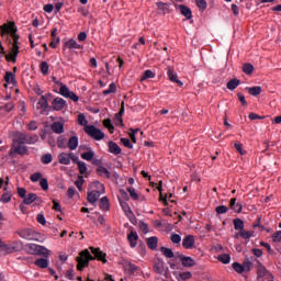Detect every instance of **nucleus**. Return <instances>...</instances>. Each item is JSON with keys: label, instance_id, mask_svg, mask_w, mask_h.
I'll list each match as a JSON object with an SVG mask.
<instances>
[{"label": "nucleus", "instance_id": "nucleus-31", "mask_svg": "<svg viewBox=\"0 0 281 281\" xmlns=\"http://www.w3.org/2000/svg\"><path fill=\"white\" fill-rule=\"evenodd\" d=\"M239 85L240 79L234 78L227 82L226 88L229 89V91H234L235 89H238Z\"/></svg>", "mask_w": 281, "mask_h": 281}, {"label": "nucleus", "instance_id": "nucleus-55", "mask_svg": "<svg viewBox=\"0 0 281 281\" xmlns=\"http://www.w3.org/2000/svg\"><path fill=\"white\" fill-rule=\"evenodd\" d=\"M78 124H80V126H87V124H89L87 117H85V114L78 115Z\"/></svg>", "mask_w": 281, "mask_h": 281}, {"label": "nucleus", "instance_id": "nucleus-45", "mask_svg": "<svg viewBox=\"0 0 281 281\" xmlns=\"http://www.w3.org/2000/svg\"><path fill=\"white\" fill-rule=\"evenodd\" d=\"M148 78H155V74L150 69H147L144 71V74L140 78V82H144V80H148Z\"/></svg>", "mask_w": 281, "mask_h": 281}, {"label": "nucleus", "instance_id": "nucleus-53", "mask_svg": "<svg viewBox=\"0 0 281 281\" xmlns=\"http://www.w3.org/2000/svg\"><path fill=\"white\" fill-rule=\"evenodd\" d=\"M216 214H227L229 212V209L225 205L216 206L215 209Z\"/></svg>", "mask_w": 281, "mask_h": 281}, {"label": "nucleus", "instance_id": "nucleus-12", "mask_svg": "<svg viewBox=\"0 0 281 281\" xmlns=\"http://www.w3.org/2000/svg\"><path fill=\"white\" fill-rule=\"evenodd\" d=\"M196 244V240L194 239L193 235H187L182 239V247L184 249H194V245Z\"/></svg>", "mask_w": 281, "mask_h": 281}, {"label": "nucleus", "instance_id": "nucleus-3", "mask_svg": "<svg viewBox=\"0 0 281 281\" xmlns=\"http://www.w3.org/2000/svg\"><path fill=\"white\" fill-rule=\"evenodd\" d=\"M92 260H95V257L91 255L89 249L81 250L79 255L76 257L77 271H85V269L89 267V262H91Z\"/></svg>", "mask_w": 281, "mask_h": 281}, {"label": "nucleus", "instance_id": "nucleus-50", "mask_svg": "<svg viewBox=\"0 0 281 281\" xmlns=\"http://www.w3.org/2000/svg\"><path fill=\"white\" fill-rule=\"evenodd\" d=\"M170 240L171 243H173V245H179L181 243V235L172 233L170 236Z\"/></svg>", "mask_w": 281, "mask_h": 281}, {"label": "nucleus", "instance_id": "nucleus-36", "mask_svg": "<svg viewBox=\"0 0 281 281\" xmlns=\"http://www.w3.org/2000/svg\"><path fill=\"white\" fill-rule=\"evenodd\" d=\"M93 157H95V153L91 149L81 154V159H85V161H93Z\"/></svg>", "mask_w": 281, "mask_h": 281}, {"label": "nucleus", "instance_id": "nucleus-41", "mask_svg": "<svg viewBox=\"0 0 281 281\" xmlns=\"http://www.w3.org/2000/svg\"><path fill=\"white\" fill-rule=\"evenodd\" d=\"M243 71L244 74H246L247 76H251V74H254V65L246 63L243 66Z\"/></svg>", "mask_w": 281, "mask_h": 281}, {"label": "nucleus", "instance_id": "nucleus-2", "mask_svg": "<svg viewBox=\"0 0 281 281\" xmlns=\"http://www.w3.org/2000/svg\"><path fill=\"white\" fill-rule=\"evenodd\" d=\"M16 32H19V29L16 27V24L14 22H8L4 23L0 26V34L1 36H11V38H13V45H12V49H11V54H7L5 56V60L8 63H16V58L19 56V34H16Z\"/></svg>", "mask_w": 281, "mask_h": 281}, {"label": "nucleus", "instance_id": "nucleus-6", "mask_svg": "<svg viewBox=\"0 0 281 281\" xmlns=\"http://www.w3.org/2000/svg\"><path fill=\"white\" fill-rule=\"evenodd\" d=\"M97 186H98L99 190H101V192L98 190H93V191L89 192L88 196H87V201L90 202L92 205L94 203H98V199H100L101 194H104V184L101 182H97Z\"/></svg>", "mask_w": 281, "mask_h": 281}, {"label": "nucleus", "instance_id": "nucleus-43", "mask_svg": "<svg viewBox=\"0 0 281 281\" xmlns=\"http://www.w3.org/2000/svg\"><path fill=\"white\" fill-rule=\"evenodd\" d=\"M40 69L43 76H47L49 74V64H47V61H42L40 65Z\"/></svg>", "mask_w": 281, "mask_h": 281}, {"label": "nucleus", "instance_id": "nucleus-29", "mask_svg": "<svg viewBox=\"0 0 281 281\" xmlns=\"http://www.w3.org/2000/svg\"><path fill=\"white\" fill-rule=\"evenodd\" d=\"M158 243H159V238L155 236L147 238V247L151 249V251H155V249H157Z\"/></svg>", "mask_w": 281, "mask_h": 281}, {"label": "nucleus", "instance_id": "nucleus-37", "mask_svg": "<svg viewBox=\"0 0 281 281\" xmlns=\"http://www.w3.org/2000/svg\"><path fill=\"white\" fill-rule=\"evenodd\" d=\"M257 276L260 279V278H267V276H270V273L267 270V268H265V266H259L257 269Z\"/></svg>", "mask_w": 281, "mask_h": 281}, {"label": "nucleus", "instance_id": "nucleus-27", "mask_svg": "<svg viewBox=\"0 0 281 281\" xmlns=\"http://www.w3.org/2000/svg\"><path fill=\"white\" fill-rule=\"evenodd\" d=\"M58 161L63 166H69L71 164V160L69 159V154L63 151L58 155Z\"/></svg>", "mask_w": 281, "mask_h": 281}, {"label": "nucleus", "instance_id": "nucleus-9", "mask_svg": "<svg viewBox=\"0 0 281 281\" xmlns=\"http://www.w3.org/2000/svg\"><path fill=\"white\" fill-rule=\"evenodd\" d=\"M52 109L53 111H63V109H67V101L60 97H56L52 101Z\"/></svg>", "mask_w": 281, "mask_h": 281}, {"label": "nucleus", "instance_id": "nucleus-46", "mask_svg": "<svg viewBox=\"0 0 281 281\" xmlns=\"http://www.w3.org/2000/svg\"><path fill=\"white\" fill-rule=\"evenodd\" d=\"M77 166H78V170H79L80 175L87 173V170H88L87 162L80 160V161H78Z\"/></svg>", "mask_w": 281, "mask_h": 281}, {"label": "nucleus", "instance_id": "nucleus-49", "mask_svg": "<svg viewBox=\"0 0 281 281\" xmlns=\"http://www.w3.org/2000/svg\"><path fill=\"white\" fill-rule=\"evenodd\" d=\"M53 159L54 157L52 156V154H45L42 156L41 161L42 164L47 165V164H52Z\"/></svg>", "mask_w": 281, "mask_h": 281}, {"label": "nucleus", "instance_id": "nucleus-33", "mask_svg": "<svg viewBox=\"0 0 281 281\" xmlns=\"http://www.w3.org/2000/svg\"><path fill=\"white\" fill-rule=\"evenodd\" d=\"M246 89L248 90L249 95H254L255 98L262 93V87L260 86H255Z\"/></svg>", "mask_w": 281, "mask_h": 281}, {"label": "nucleus", "instance_id": "nucleus-23", "mask_svg": "<svg viewBox=\"0 0 281 281\" xmlns=\"http://www.w3.org/2000/svg\"><path fill=\"white\" fill-rule=\"evenodd\" d=\"M229 207L231 210H234L236 214H240V212H243V204H240V202L236 203V198L231 199Z\"/></svg>", "mask_w": 281, "mask_h": 281}, {"label": "nucleus", "instance_id": "nucleus-4", "mask_svg": "<svg viewBox=\"0 0 281 281\" xmlns=\"http://www.w3.org/2000/svg\"><path fill=\"white\" fill-rule=\"evenodd\" d=\"M25 248L27 254H31V256H44V258H49V254H52V251L45 246L37 244H26Z\"/></svg>", "mask_w": 281, "mask_h": 281}, {"label": "nucleus", "instance_id": "nucleus-24", "mask_svg": "<svg viewBox=\"0 0 281 281\" xmlns=\"http://www.w3.org/2000/svg\"><path fill=\"white\" fill-rule=\"evenodd\" d=\"M4 81L7 85H13V87H16V76L14 72L7 71L4 75Z\"/></svg>", "mask_w": 281, "mask_h": 281}, {"label": "nucleus", "instance_id": "nucleus-8", "mask_svg": "<svg viewBox=\"0 0 281 281\" xmlns=\"http://www.w3.org/2000/svg\"><path fill=\"white\" fill-rule=\"evenodd\" d=\"M47 109H49V103L47 102V99L45 95H42L37 102L36 111L38 115H45L47 112Z\"/></svg>", "mask_w": 281, "mask_h": 281}, {"label": "nucleus", "instance_id": "nucleus-26", "mask_svg": "<svg viewBox=\"0 0 281 281\" xmlns=\"http://www.w3.org/2000/svg\"><path fill=\"white\" fill-rule=\"evenodd\" d=\"M65 47H67V49H82V45L78 44V42L74 38L68 40L65 43Z\"/></svg>", "mask_w": 281, "mask_h": 281}, {"label": "nucleus", "instance_id": "nucleus-59", "mask_svg": "<svg viewBox=\"0 0 281 281\" xmlns=\"http://www.w3.org/2000/svg\"><path fill=\"white\" fill-rule=\"evenodd\" d=\"M195 3L200 10H205L207 8V2L205 0H195Z\"/></svg>", "mask_w": 281, "mask_h": 281}, {"label": "nucleus", "instance_id": "nucleus-47", "mask_svg": "<svg viewBox=\"0 0 281 281\" xmlns=\"http://www.w3.org/2000/svg\"><path fill=\"white\" fill-rule=\"evenodd\" d=\"M57 148H67V138H65V136L57 138Z\"/></svg>", "mask_w": 281, "mask_h": 281}, {"label": "nucleus", "instance_id": "nucleus-14", "mask_svg": "<svg viewBox=\"0 0 281 281\" xmlns=\"http://www.w3.org/2000/svg\"><path fill=\"white\" fill-rule=\"evenodd\" d=\"M167 76L171 82H176V85L183 87V82L179 80L177 72H175L171 67H168Z\"/></svg>", "mask_w": 281, "mask_h": 281}, {"label": "nucleus", "instance_id": "nucleus-11", "mask_svg": "<svg viewBox=\"0 0 281 281\" xmlns=\"http://www.w3.org/2000/svg\"><path fill=\"white\" fill-rule=\"evenodd\" d=\"M91 254H93L94 260H100L103 265H106V254L102 252L100 248L90 247Z\"/></svg>", "mask_w": 281, "mask_h": 281}, {"label": "nucleus", "instance_id": "nucleus-60", "mask_svg": "<svg viewBox=\"0 0 281 281\" xmlns=\"http://www.w3.org/2000/svg\"><path fill=\"white\" fill-rule=\"evenodd\" d=\"M272 243H281V231H278L274 234H272Z\"/></svg>", "mask_w": 281, "mask_h": 281}, {"label": "nucleus", "instance_id": "nucleus-10", "mask_svg": "<svg viewBox=\"0 0 281 281\" xmlns=\"http://www.w3.org/2000/svg\"><path fill=\"white\" fill-rule=\"evenodd\" d=\"M123 269L128 276H133L134 273H137V271H139V266L131 262L130 260H124Z\"/></svg>", "mask_w": 281, "mask_h": 281}, {"label": "nucleus", "instance_id": "nucleus-34", "mask_svg": "<svg viewBox=\"0 0 281 281\" xmlns=\"http://www.w3.org/2000/svg\"><path fill=\"white\" fill-rule=\"evenodd\" d=\"M78 136H71L69 139H68V148L69 150H76V148H78Z\"/></svg>", "mask_w": 281, "mask_h": 281}, {"label": "nucleus", "instance_id": "nucleus-19", "mask_svg": "<svg viewBox=\"0 0 281 281\" xmlns=\"http://www.w3.org/2000/svg\"><path fill=\"white\" fill-rule=\"evenodd\" d=\"M127 240L130 243V247H132V249H135V247H137V240H139L137 232L131 231V233L127 235Z\"/></svg>", "mask_w": 281, "mask_h": 281}, {"label": "nucleus", "instance_id": "nucleus-22", "mask_svg": "<svg viewBox=\"0 0 281 281\" xmlns=\"http://www.w3.org/2000/svg\"><path fill=\"white\" fill-rule=\"evenodd\" d=\"M19 236L25 240H34V232L31 228L21 231Z\"/></svg>", "mask_w": 281, "mask_h": 281}, {"label": "nucleus", "instance_id": "nucleus-56", "mask_svg": "<svg viewBox=\"0 0 281 281\" xmlns=\"http://www.w3.org/2000/svg\"><path fill=\"white\" fill-rule=\"evenodd\" d=\"M179 278L180 280H190V278H192V272L187 271V272H180L179 273Z\"/></svg>", "mask_w": 281, "mask_h": 281}, {"label": "nucleus", "instance_id": "nucleus-39", "mask_svg": "<svg viewBox=\"0 0 281 281\" xmlns=\"http://www.w3.org/2000/svg\"><path fill=\"white\" fill-rule=\"evenodd\" d=\"M70 92L71 90H69V88L65 83H60V88H59L60 95H63L64 98H68Z\"/></svg>", "mask_w": 281, "mask_h": 281}, {"label": "nucleus", "instance_id": "nucleus-25", "mask_svg": "<svg viewBox=\"0 0 281 281\" xmlns=\"http://www.w3.org/2000/svg\"><path fill=\"white\" fill-rule=\"evenodd\" d=\"M178 8L182 16H186L188 20L192 19V10L190 8L186 7L184 4H180Z\"/></svg>", "mask_w": 281, "mask_h": 281}, {"label": "nucleus", "instance_id": "nucleus-1", "mask_svg": "<svg viewBox=\"0 0 281 281\" xmlns=\"http://www.w3.org/2000/svg\"><path fill=\"white\" fill-rule=\"evenodd\" d=\"M38 142V135L36 134H27L25 132H15L13 134V144L12 149L10 151L11 156L14 155H27V146L25 144L32 146Z\"/></svg>", "mask_w": 281, "mask_h": 281}, {"label": "nucleus", "instance_id": "nucleus-20", "mask_svg": "<svg viewBox=\"0 0 281 281\" xmlns=\"http://www.w3.org/2000/svg\"><path fill=\"white\" fill-rule=\"evenodd\" d=\"M97 175L98 177H102L103 179H111V171H109V169H106L102 165H99L97 167Z\"/></svg>", "mask_w": 281, "mask_h": 281}, {"label": "nucleus", "instance_id": "nucleus-15", "mask_svg": "<svg viewBox=\"0 0 281 281\" xmlns=\"http://www.w3.org/2000/svg\"><path fill=\"white\" fill-rule=\"evenodd\" d=\"M41 198L36 195V193H29L23 199L24 205H32V203L37 202L41 203Z\"/></svg>", "mask_w": 281, "mask_h": 281}, {"label": "nucleus", "instance_id": "nucleus-42", "mask_svg": "<svg viewBox=\"0 0 281 281\" xmlns=\"http://www.w3.org/2000/svg\"><path fill=\"white\" fill-rule=\"evenodd\" d=\"M117 86L114 82L110 83L109 89L103 90V95H110V93H116Z\"/></svg>", "mask_w": 281, "mask_h": 281}, {"label": "nucleus", "instance_id": "nucleus-13", "mask_svg": "<svg viewBox=\"0 0 281 281\" xmlns=\"http://www.w3.org/2000/svg\"><path fill=\"white\" fill-rule=\"evenodd\" d=\"M179 259L181 261L182 267H194L196 261L192 257H186L184 255H179Z\"/></svg>", "mask_w": 281, "mask_h": 281}, {"label": "nucleus", "instance_id": "nucleus-7", "mask_svg": "<svg viewBox=\"0 0 281 281\" xmlns=\"http://www.w3.org/2000/svg\"><path fill=\"white\" fill-rule=\"evenodd\" d=\"M154 271L159 276H168V268L166 267V262L159 258L154 261Z\"/></svg>", "mask_w": 281, "mask_h": 281}, {"label": "nucleus", "instance_id": "nucleus-16", "mask_svg": "<svg viewBox=\"0 0 281 281\" xmlns=\"http://www.w3.org/2000/svg\"><path fill=\"white\" fill-rule=\"evenodd\" d=\"M50 130L53 131V133H56V135H63V133H65V123H60V122H54L50 125Z\"/></svg>", "mask_w": 281, "mask_h": 281}, {"label": "nucleus", "instance_id": "nucleus-35", "mask_svg": "<svg viewBox=\"0 0 281 281\" xmlns=\"http://www.w3.org/2000/svg\"><path fill=\"white\" fill-rule=\"evenodd\" d=\"M233 225H234V228L236 229V232H241L245 229V222L240 218H235L233 221Z\"/></svg>", "mask_w": 281, "mask_h": 281}, {"label": "nucleus", "instance_id": "nucleus-61", "mask_svg": "<svg viewBox=\"0 0 281 281\" xmlns=\"http://www.w3.org/2000/svg\"><path fill=\"white\" fill-rule=\"evenodd\" d=\"M121 144H123L125 148L133 149V144H131V139L128 138H121Z\"/></svg>", "mask_w": 281, "mask_h": 281}, {"label": "nucleus", "instance_id": "nucleus-64", "mask_svg": "<svg viewBox=\"0 0 281 281\" xmlns=\"http://www.w3.org/2000/svg\"><path fill=\"white\" fill-rule=\"evenodd\" d=\"M251 261L249 259H245L243 267H244V271H251Z\"/></svg>", "mask_w": 281, "mask_h": 281}, {"label": "nucleus", "instance_id": "nucleus-32", "mask_svg": "<svg viewBox=\"0 0 281 281\" xmlns=\"http://www.w3.org/2000/svg\"><path fill=\"white\" fill-rule=\"evenodd\" d=\"M99 207H100V210H102V212H109L110 204H109V198L108 196L101 198Z\"/></svg>", "mask_w": 281, "mask_h": 281}, {"label": "nucleus", "instance_id": "nucleus-5", "mask_svg": "<svg viewBox=\"0 0 281 281\" xmlns=\"http://www.w3.org/2000/svg\"><path fill=\"white\" fill-rule=\"evenodd\" d=\"M85 133H87V135H89V137L92 139H95V142H102V139H104V132L94 125H87L85 127Z\"/></svg>", "mask_w": 281, "mask_h": 281}, {"label": "nucleus", "instance_id": "nucleus-17", "mask_svg": "<svg viewBox=\"0 0 281 281\" xmlns=\"http://www.w3.org/2000/svg\"><path fill=\"white\" fill-rule=\"evenodd\" d=\"M58 34V29H53L50 36H52V42L49 43V47H52V49H56V47H58V44L60 43V37L56 36Z\"/></svg>", "mask_w": 281, "mask_h": 281}, {"label": "nucleus", "instance_id": "nucleus-58", "mask_svg": "<svg viewBox=\"0 0 281 281\" xmlns=\"http://www.w3.org/2000/svg\"><path fill=\"white\" fill-rule=\"evenodd\" d=\"M40 186H41L42 190H45V191L49 190V183L47 182V179H45V178H42L40 180Z\"/></svg>", "mask_w": 281, "mask_h": 281}, {"label": "nucleus", "instance_id": "nucleus-21", "mask_svg": "<svg viewBox=\"0 0 281 281\" xmlns=\"http://www.w3.org/2000/svg\"><path fill=\"white\" fill-rule=\"evenodd\" d=\"M158 14H170V5L166 2H157Z\"/></svg>", "mask_w": 281, "mask_h": 281}, {"label": "nucleus", "instance_id": "nucleus-40", "mask_svg": "<svg viewBox=\"0 0 281 281\" xmlns=\"http://www.w3.org/2000/svg\"><path fill=\"white\" fill-rule=\"evenodd\" d=\"M160 251L165 258H175V252L170 248L161 247Z\"/></svg>", "mask_w": 281, "mask_h": 281}, {"label": "nucleus", "instance_id": "nucleus-28", "mask_svg": "<svg viewBox=\"0 0 281 281\" xmlns=\"http://www.w3.org/2000/svg\"><path fill=\"white\" fill-rule=\"evenodd\" d=\"M254 231H241V232H238L236 235H235V238H238V236H240V238H243L244 240H249V238H252L254 236Z\"/></svg>", "mask_w": 281, "mask_h": 281}, {"label": "nucleus", "instance_id": "nucleus-48", "mask_svg": "<svg viewBox=\"0 0 281 281\" xmlns=\"http://www.w3.org/2000/svg\"><path fill=\"white\" fill-rule=\"evenodd\" d=\"M103 126L110 131V133H113L115 131V127L113 126V123H111V119H105L103 121Z\"/></svg>", "mask_w": 281, "mask_h": 281}, {"label": "nucleus", "instance_id": "nucleus-38", "mask_svg": "<svg viewBox=\"0 0 281 281\" xmlns=\"http://www.w3.org/2000/svg\"><path fill=\"white\" fill-rule=\"evenodd\" d=\"M217 260H220V262L223 265H229L232 256H229V254H223L217 257Z\"/></svg>", "mask_w": 281, "mask_h": 281}, {"label": "nucleus", "instance_id": "nucleus-18", "mask_svg": "<svg viewBox=\"0 0 281 281\" xmlns=\"http://www.w3.org/2000/svg\"><path fill=\"white\" fill-rule=\"evenodd\" d=\"M108 148H109V153H111L112 155H121L122 154V148L120 147V145H117V143L110 140L108 143Z\"/></svg>", "mask_w": 281, "mask_h": 281}, {"label": "nucleus", "instance_id": "nucleus-44", "mask_svg": "<svg viewBox=\"0 0 281 281\" xmlns=\"http://www.w3.org/2000/svg\"><path fill=\"white\" fill-rule=\"evenodd\" d=\"M0 201L2 203H10L12 201V193L10 191H7L4 192L2 195H1V199Z\"/></svg>", "mask_w": 281, "mask_h": 281}, {"label": "nucleus", "instance_id": "nucleus-52", "mask_svg": "<svg viewBox=\"0 0 281 281\" xmlns=\"http://www.w3.org/2000/svg\"><path fill=\"white\" fill-rule=\"evenodd\" d=\"M233 269L236 271V273H244L245 267L240 265L239 262H234L233 263Z\"/></svg>", "mask_w": 281, "mask_h": 281}, {"label": "nucleus", "instance_id": "nucleus-63", "mask_svg": "<svg viewBox=\"0 0 281 281\" xmlns=\"http://www.w3.org/2000/svg\"><path fill=\"white\" fill-rule=\"evenodd\" d=\"M114 122L117 126H124V121L122 120L121 114H115Z\"/></svg>", "mask_w": 281, "mask_h": 281}, {"label": "nucleus", "instance_id": "nucleus-62", "mask_svg": "<svg viewBox=\"0 0 281 281\" xmlns=\"http://www.w3.org/2000/svg\"><path fill=\"white\" fill-rule=\"evenodd\" d=\"M235 148L239 153V155H247V151L243 149V144L236 142L235 143Z\"/></svg>", "mask_w": 281, "mask_h": 281}, {"label": "nucleus", "instance_id": "nucleus-57", "mask_svg": "<svg viewBox=\"0 0 281 281\" xmlns=\"http://www.w3.org/2000/svg\"><path fill=\"white\" fill-rule=\"evenodd\" d=\"M1 110L4 109V111H7V113H10L14 110V102H9L7 104H4V106L0 108Z\"/></svg>", "mask_w": 281, "mask_h": 281}, {"label": "nucleus", "instance_id": "nucleus-54", "mask_svg": "<svg viewBox=\"0 0 281 281\" xmlns=\"http://www.w3.org/2000/svg\"><path fill=\"white\" fill-rule=\"evenodd\" d=\"M41 179H43V173H41V172H35V173L31 175V181L33 183H36V181H41Z\"/></svg>", "mask_w": 281, "mask_h": 281}, {"label": "nucleus", "instance_id": "nucleus-51", "mask_svg": "<svg viewBox=\"0 0 281 281\" xmlns=\"http://www.w3.org/2000/svg\"><path fill=\"white\" fill-rule=\"evenodd\" d=\"M127 192H128L131 199H133V201H138L139 195L137 194V191H135L134 188H127Z\"/></svg>", "mask_w": 281, "mask_h": 281}, {"label": "nucleus", "instance_id": "nucleus-30", "mask_svg": "<svg viewBox=\"0 0 281 281\" xmlns=\"http://www.w3.org/2000/svg\"><path fill=\"white\" fill-rule=\"evenodd\" d=\"M34 265L40 269H47L49 267V259L40 258L35 260Z\"/></svg>", "mask_w": 281, "mask_h": 281}]
</instances>
